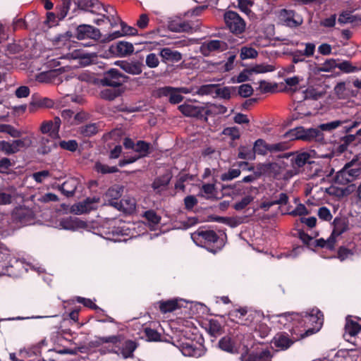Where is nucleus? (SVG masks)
I'll list each match as a JSON object with an SVG mask.
<instances>
[{
    "label": "nucleus",
    "instance_id": "ea45409f",
    "mask_svg": "<svg viewBox=\"0 0 361 361\" xmlns=\"http://www.w3.org/2000/svg\"><path fill=\"white\" fill-rule=\"evenodd\" d=\"M150 144L143 140H139L135 143L134 151L138 152L140 158L149 154Z\"/></svg>",
    "mask_w": 361,
    "mask_h": 361
},
{
    "label": "nucleus",
    "instance_id": "0eeeda50",
    "mask_svg": "<svg viewBox=\"0 0 361 361\" xmlns=\"http://www.w3.org/2000/svg\"><path fill=\"white\" fill-rule=\"evenodd\" d=\"M128 77L116 68H110L103 73L99 79L102 86L119 87L128 80Z\"/></svg>",
    "mask_w": 361,
    "mask_h": 361
},
{
    "label": "nucleus",
    "instance_id": "c03bdc74",
    "mask_svg": "<svg viewBox=\"0 0 361 361\" xmlns=\"http://www.w3.org/2000/svg\"><path fill=\"white\" fill-rule=\"evenodd\" d=\"M143 333L147 341L157 342L161 341V335L155 329L145 327L144 328Z\"/></svg>",
    "mask_w": 361,
    "mask_h": 361
},
{
    "label": "nucleus",
    "instance_id": "052dcab7",
    "mask_svg": "<svg viewBox=\"0 0 361 361\" xmlns=\"http://www.w3.org/2000/svg\"><path fill=\"white\" fill-rule=\"evenodd\" d=\"M49 142V140L48 138L42 137L39 141V147L37 149V152L39 154H47L51 150V147L47 144Z\"/></svg>",
    "mask_w": 361,
    "mask_h": 361
},
{
    "label": "nucleus",
    "instance_id": "4be33fe9",
    "mask_svg": "<svg viewBox=\"0 0 361 361\" xmlns=\"http://www.w3.org/2000/svg\"><path fill=\"white\" fill-rule=\"evenodd\" d=\"M127 73L139 75L142 72L144 64L140 61H118L116 63Z\"/></svg>",
    "mask_w": 361,
    "mask_h": 361
},
{
    "label": "nucleus",
    "instance_id": "393cba45",
    "mask_svg": "<svg viewBox=\"0 0 361 361\" xmlns=\"http://www.w3.org/2000/svg\"><path fill=\"white\" fill-rule=\"evenodd\" d=\"M172 176L170 173H164L160 176L157 177L152 184V188L157 193H160L161 192L165 190L169 185Z\"/></svg>",
    "mask_w": 361,
    "mask_h": 361
},
{
    "label": "nucleus",
    "instance_id": "c756f323",
    "mask_svg": "<svg viewBox=\"0 0 361 361\" xmlns=\"http://www.w3.org/2000/svg\"><path fill=\"white\" fill-rule=\"evenodd\" d=\"M206 329L209 334L216 338L224 333V328L221 324L216 319H210L208 322Z\"/></svg>",
    "mask_w": 361,
    "mask_h": 361
},
{
    "label": "nucleus",
    "instance_id": "9b49d317",
    "mask_svg": "<svg viewBox=\"0 0 361 361\" xmlns=\"http://www.w3.org/2000/svg\"><path fill=\"white\" fill-rule=\"evenodd\" d=\"M228 48L227 42L219 39H211L204 42L200 46V52L204 56H209L212 52H222Z\"/></svg>",
    "mask_w": 361,
    "mask_h": 361
},
{
    "label": "nucleus",
    "instance_id": "864d4df0",
    "mask_svg": "<svg viewBox=\"0 0 361 361\" xmlns=\"http://www.w3.org/2000/svg\"><path fill=\"white\" fill-rule=\"evenodd\" d=\"M289 148L290 144L288 142H280L278 143L269 144L270 153L283 152Z\"/></svg>",
    "mask_w": 361,
    "mask_h": 361
},
{
    "label": "nucleus",
    "instance_id": "6ab92c4d",
    "mask_svg": "<svg viewBox=\"0 0 361 361\" xmlns=\"http://www.w3.org/2000/svg\"><path fill=\"white\" fill-rule=\"evenodd\" d=\"M109 51L118 56H126L134 51V47L130 42L119 41L114 44H111Z\"/></svg>",
    "mask_w": 361,
    "mask_h": 361
},
{
    "label": "nucleus",
    "instance_id": "f8f14e48",
    "mask_svg": "<svg viewBox=\"0 0 361 361\" xmlns=\"http://www.w3.org/2000/svg\"><path fill=\"white\" fill-rule=\"evenodd\" d=\"M155 96L158 98L168 97L169 102L172 104L180 103L184 97L178 92V88L171 86L159 87L156 90Z\"/></svg>",
    "mask_w": 361,
    "mask_h": 361
},
{
    "label": "nucleus",
    "instance_id": "4d7b16f0",
    "mask_svg": "<svg viewBox=\"0 0 361 361\" xmlns=\"http://www.w3.org/2000/svg\"><path fill=\"white\" fill-rule=\"evenodd\" d=\"M240 175V169H230L228 172L221 174V180L222 181L231 180Z\"/></svg>",
    "mask_w": 361,
    "mask_h": 361
},
{
    "label": "nucleus",
    "instance_id": "f704fd0d",
    "mask_svg": "<svg viewBox=\"0 0 361 361\" xmlns=\"http://www.w3.org/2000/svg\"><path fill=\"white\" fill-rule=\"evenodd\" d=\"M122 195V190L118 186L110 188L105 194L106 200L108 204L111 206L114 202H118V200Z\"/></svg>",
    "mask_w": 361,
    "mask_h": 361
},
{
    "label": "nucleus",
    "instance_id": "58836bf2",
    "mask_svg": "<svg viewBox=\"0 0 361 361\" xmlns=\"http://www.w3.org/2000/svg\"><path fill=\"white\" fill-rule=\"evenodd\" d=\"M336 240L334 238V236L330 235L329 238L326 240L324 238H319L312 242L313 247H326L328 250H332L334 249Z\"/></svg>",
    "mask_w": 361,
    "mask_h": 361
},
{
    "label": "nucleus",
    "instance_id": "9d476101",
    "mask_svg": "<svg viewBox=\"0 0 361 361\" xmlns=\"http://www.w3.org/2000/svg\"><path fill=\"white\" fill-rule=\"evenodd\" d=\"M279 16L283 25L289 27H298L303 23L302 17L293 10L283 8Z\"/></svg>",
    "mask_w": 361,
    "mask_h": 361
},
{
    "label": "nucleus",
    "instance_id": "680f3d73",
    "mask_svg": "<svg viewBox=\"0 0 361 361\" xmlns=\"http://www.w3.org/2000/svg\"><path fill=\"white\" fill-rule=\"evenodd\" d=\"M144 217L154 225L158 224L161 221V217L154 210H148L145 212Z\"/></svg>",
    "mask_w": 361,
    "mask_h": 361
},
{
    "label": "nucleus",
    "instance_id": "cd10ccee",
    "mask_svg": "<svg viewBox=\"0 0 361 361\" xmlns=\"http://www.w3.org/2000/svg\"><path fill=\"white\" fill-rule=\"evenodd\" d=\"M361 144V140H357L354 135L349 134L341 138L340 144L337 147V151L343 153L348 149L350 145L357 146Z\"/></svg>",
    "mask_w": 361,
    "mask_h": 361
},
{
    "label": "nucleus",
    "instance_id": "423d86ee",
    "mask_svg": "<svg viewBox=\"0 0 361 361\" xmlns=\"http://www.w3.org/2000/svg\"><path fill=\"white\" fill-rule=\"evenodd\" d=\"M224 20L226 27L231 33L240 35L245 32L246 23L237 12L226 11L224 14Z\"/></svg>",
    "mask_w": 361,
    "mask_h": 361
},
{
    "label": "nucleus",
    "instance_id": "e2e57ef3",
    "mask_svg": "<svg viewBox=\"0 0 361 361\" xmlns=\"http://www.w3.org/2000/svg\"><path fill=\"white\" fill-rule=\"evenodd\" d=\"M54 130V127L52 126V123H51V121H44V122H42V123L41 124V126H40V131L43 134H47V133H49V136L52 138V139H59L60 137H55L53 135H52V132Z\"/></svg>",
    "mask_w": 361,
    "mask_h": 361
},
{
    "label": "nucleus",
    "instance_id": "f3484780",
    "mask_svg": "<svg viewBox=\"0 0 361 361\" xmlns=\"http://www.w3.org/2000/svg\"><path fill=\"white\" fill-rule=\"evenodd\" d=\"M99 202V197H87L73 206V211L77 214L88 213L91 210L96 209L97 203Z\"/></svg>",
    "mask_w": 361,
    "mask_h": 361
},
{
    "label": "nucleus",
    "instance_id": "6e6d98bb",
    "mask_svg": "<svg viewBox=\"0 0 361 361\" xmlns=\"http://www.w3.org/2000/svg\"><path fill=\"white\" fill-rule=\"evenodd\" d=\"M274 70L275 67L269 64H259L250 68V71L255 73H264L274 71Z\"/></svg>",
    "mask_w": 361,
    "mask_h": 361
},
{
    "label": "nucleus",
    "instance_id": "4c0bfd02",
    "mask_svg": "<svg viewBox=\"0 0 361 361\" xmlns=\"http://www.w3.org/2000/svg\"><path fill=\"white\" fill-rule=\"evenodd\" d=\"M94 170L101 174L114 173L119 171L117 166H109L106 164H104L100 161H96L94 166Z\"/></svg>",
    "mask_w": 361,
    "mask_h": 361
},
{
    "label": "nucleus",
    "instance_id": "1a4fd4ad",
    "mask_svg": "<svg viewBox=\"0 0 361 361\" xmlns=\"http://www.w3.org/2000/svg\"><path fill=\"white\" fill-rule=\"evenodd\" d=\"M178 109L187 117H193L198 119L207 120V115L209 111L205 109L204 106H198L189 104L179 105Z\"/></svg>",
    "mask_w": 361,
    "mask_h": 361
},
{
    "label": "nucleus",
    "instance_id": "79ce46f5",
    "mask_svg": "<svg viewBox=\"0 0 361 361\" xmlns=\"http://www.w3.org/2000/svg\"><path fill=\"white\" fill-rule=\"evenodd\" d=\"M238 157L242 159L252 160L255 158V154L253 147L248 146H240Z\"/></svg>",
    "mask_w": 361,
    "mask_h": 361
},
{
    "label": "nucleus",
    "instance_id": "7ed1b4c3",
    "mask_svg": "<svg viewBox=\"0 0 361 361\" xmlns=\"http://www.w3.org/2000/svg\"><path fill=\"white\" fill-rule=\"evenodd\" d=\"M191 238L197 245L206 248L213 254L220 251L224 246L223 239L220 238L214 231L203 227L192 233Z\"/></svg>",
    "mask_w": 361,
    "mask_h": 361
},
{
    "label": "nucleus",
    "instance_id": "dca6fc26",
    "mask_svg": "<svg viewBox=\"0 0 361 361\" xmlns=\"http://www.w3.org/2000/svg\"><path fill=\"white\" fill-rule=\"evenodd\" d=\"M159 56L161 61L166 64L178 63L183 59V55L180 51L173 50L170 47L159 49Z\"/></svg>",
    "mask_w": 361,
    "mask_h": 361
},
{
    "label": "nucleus",
    "instance_id": "a19ab883",
    "mask_svg": "<svg viewBox=\"0 0 361 361\" xmlns=\"http://www.w3.org/2000/svg\"><path fill=\"white\" fill-rule=\"evenodd\" d=\"M122 92L120 89H105L101 91L100 97L103 99L112 101L121 96Z\"/></svg>",
    "mask_w": 361,
    "mask_h": 361
},
{
    "label": "nucleus",
    "instance_id": "7c9ffc66",
    "mask_svg": "<svg viewBox=\"0 0 361 361\" xmlns=\"http://www.w3.org/2000/svg\"><path fill=\"white\" fill-rule=\"evenodd\" d=\"M273 343L275 347L285 350L292 345L293 341L288 336L280 334L274 338Z\"/></svg>",
    "mask_w": 361,
    "mask_h": 361
},
{
    "label": "nucleus",
    "instance_id": "e433bc0d",
    "mask_svg": "<svg viewBox=\"0 0 361 361\" xmlns=\"http://www.w3.org/2000/svg\"><path fill=\"white\" fill-rule=\"evenodd\" d=\"M253 149L255 154L264 156L269 152V144L267 143L264 140L259 138L254 142Z\"/></svg>",
    "mask_w": 361,
    "mask_h": 361
},
{
    "label": "nucleus",
    "instance_id": "f03ea898",
    "mask_svg": "<svg viewBox=\"0 0 361 361\" xmlns=\"http://www.w3.org/2000/svg\"><path fill=\"white\" fill-rule=\"evenodd\" d=\"M283 318L286 322L293 323V326L296 328L307 327L306 335H310L317 332L324 322V314L317 308L312 309L310 312L297 313L288 312L277 315Z\"/></svg>",
    "mask_w": 361,
    "mask_h": 361
},
{
    "label": "nucleus",
    "instance_id": "aec40b11",
    "mask_svg": "<svg viewBox=\"0 0 361 361\" xmlns=\"http://www.w3.org/2000/svg\"><path fill=\"white\" fill-rule=\"evenodd\" d=\"M74 2L82 10L92 13L100 14L102 4L98 0H74Z\"/></svg>",
    "mask_w": 361,
    "mask_h": 361
},
{
    "label": "nucleus",
    "instance_id": "13d9d810",
    "mask_svg": "<svg viewBox=\"0 0 361 361\" xmlns=\"http://www.w3.org/2000/svg\"><path fill=\"white\" fill-rule=\"evenodd\" d=\"M257 361H271L272 355L269 349L255 351Z\"/></svg>",
    "mask_w": 361,
    "mask_h": 361
},
{
    "label": "nucleus",
    "instance_id": "39448f33",
    "mask_svg": "<svg viewBox=\"0 0 361 361\" xmlns=\"http://www.w3.org/2000/svg\"><path fill=\"white\" fill-rule=\"evenodd\" d=\"M361 176V166L355 165L354 161L345 164L343 168L337 172L334 181L339 185H346L354 181Z\"/></svg>",
    "mask_w": 361,
    "mask_h": 361
},
{
    "label": "nucleus",
    "instance_id": "8fccbe9b",
    "mask_svg": "<svg viewBox=\"0 0 361 361\" xmlns=\"http://www.w3.org/2000/svg\"><path fill=\"white\" fill-rule=\"evenodd\" d=\"M257 56L258 52L252 47H243L240 49V56L242 60L255 59Z\"/></svg>",
    "mask_w": 361,
    "mask_h": 361
},
{
    "label": "nucleus",
    "instance_id": "ddd939ff",
    "mask_svg": "<svg viewBox=\"0 0 361 361\" xmlns=\"http://www.w3.org/2000/svg\"><path fill=\"white\" fill-rule=\"evenodd\" d=\"M12 218L16 223L25 226L32 223L35 214L32 210L27 207H16L12 213Z\"/></svg>",
    "mask_w": 361,
    "mask_h": 361
},
{
    "label": "nucleus",
    "instance_id": "2f4dec72",
    "mask_svg": "<svg viewBox=\"0 0 361 361\" xmlns=\"http://www.w3.org/2000/svg\"><path fill=\"white\" fill-rule=\"evenodd\" d=\"M71 0H61L56 6V14L59 20H63L68 14Z\"/></svg>",
    "mask_w": 361,
    "mask_h": 361
},
{
    "label": "nucleus",
    "instance_id": "a18cd8bd",
    "mask_svg": "<svg viewBox=\"0 0 361 361\" xmlns=\"http://www.w3.org/2000/svg\"><path fill=\"white\" fill-rule=\"evenodd\" d=\"M345 329L350 336H355L361 331V325L357 322L350 320L347 321Z\"/></svg>",
    "mask_w": 361,
    "mask_h": 361
},
{
    "label": "nucleus",
    "instance_id": "a211bd4d",
    "mask_svg": "<svg viewBox=\"0 0 361 361\" xmlns=\"http://www.w3.org/2000/svg\"><path fill=\"white\" fill-rule=\"evenodd\" d=\"M179 348L185 356L198 357L203 353L202 348L200 345L197 346L192 341L182 342Z\"/></svg>",
    "mask_w": 361,
    "mask_h": 361
},
{
    "label": "nucleus",
    "instance_id": "6e6552de",
    "mask_svg": "<svg viewBox=\"0 0 361 361\" xmlns=\"http://www.w3.org/2000/svg\"><path fill=\"white\" fill-rule=\"evenodd\" d=\"M14 264H22V262L11 257L9 249L0 242V271L3 274H13L11 269Z\"/></svg>",
    "mask_w": 361,
    "mask_h": 361
},
{
    "label": "nucleus",
    "instance_id": "412c9836",
    "mask_svg": "<svg viewBox=\"0 0 361 361\" xmlns=\"http://www.w3.org/2000/svg\"><path fill=\"white\" fill-rule=\"evenodd\" d=\"M111 206L124 213L132 214L136 208V202L134 198L126 197L119 202H114Z\"/></svg>",
    "mask_w": 361,
    "mask_h": 361
},
{
    "label": "nucleus",
    "instance_id": "49530a36",
    "mask_svg": "<svg viewBox=\"0 0 361 361\" xmlns=\"http://www.w3.org/2000/svg\"><path fill=\"white\" fill-rule=\"evenodd\" d=\"M357 20L356 16L351 15V11H343L338 16V23L343 25L347 23H353Z\"/></svg>",
    "mask_w": 361,
    "mask_h": 361
},
{
    "label": "nucleus",
    "instance_id": "bf43d9fd",
    "mask_svg": "<svg viewBox=\"0 0 361 361\" xmlns=\"http://www.w3.org/2000/svg\"><path fill=\"white\" fill-rule=\"evenodd\" d=\"M253 200V197L250 195L245 196L241 199L240 201L237 202L234 204L233 208L236 211H240L245 209L248 204H250Z\"/></svg>",
    "mask_w": 361,
    "mask_h": 361
},
{
    "label": "nucleus",
    "instance_id": "774afa93",
    "mask_svg": "<svg viewBox=\"0 0 361 361\" xmlns=\"http://www.w3.org/2000/svg\"><path fill=\"white\" fill-rule=\"evenodd\" d=\"M337 68L344 73H353L357 70V67L353 66L350 62L344 61L340 63H338Z\"/></svg>",
    "mask_w": 361,
    "mask_h": 361
},
{
    "label": "nucleus",
    "instance_id": "603ef678",
    "mask_svg": "<svg viewBox=\"0 0 361 361\" xmlns=\"http://www.w3.org/2000/svg\"><path fill=\"white\" fill-rule=\"evenodd\" d=\"M337 60L334 59H326L324 63L318 68L319 72H329L334 68H337Z\"/></svg>",
    "mask_w": 361,
    "mask_h": 361
},
{
    "label": "nucleus",
    "instance_id": "bb28decb",
    "mask_svg": "<svg viewBox=\"0 0 361 361\" xmlns=\"http://www.w3.org/2000/svg\"><path fill=\"white\" fill-rule=\"evenodd\" d=\"M310 154L307 152L292 154L290 159L291 164L294 169H299L305 166L306 164H311Z\"/></svg>",
    "mask_w": 361,
    "mask_h": 361
},
{
    "label": "nucleus",
    "instance_id": "c85d7f7f",
    "mask_svg": "<svg viewBox=\"0 0 361 361\" xmlns=\"http://www.w3.org/2000/svg\"><path fill=\"white\" fill-rule=\"evenodd\" d=\"M121 30L115 31L110 33L109 35V39L113 40L124 35H137V30L131 26H128L126 23L121 22Z\"/></svg>",
    "mask_w": 361,
    "mask_h": 361
},
{
    "label": "nucleus",
    "instance_id": "5fc2aeb1",
    "mask_svg": "<svg viewBox=\"0 0 361 361\" xmlns=\"http://www.w3.org/2000/svg\"><path fill=\"white\" fill-rule=\"evenodd\" d=\"M343 121H333L331 122L326 123H322L318 127L317 129H319L321 132L322 131H329L331 132V130L336 129L338 126H340L342 124Z\"/></svg>",
    "mask_w": 361,
    "mask_h": 361
},
{
    "label": "nucleus",
    "instance_id": "37998d69",
    "mask_svg": "<svg viewBox=\"0 0 361 361\" xmlns=\"http://www.w3.org/2000/svg\"><path fill=\"white\" fill-rule=\"evenodd\" d=\"M54 145L55 147L59 146L61 149L71 152H75L78 148V143L75 140H61L58 145L55 143Z\"/></svg>",
    "mask_w": 361,
    "mask_h": 361
},
{
    "label": "nucleus",
    "instance_id": "c9c22d12",
    "mask_svg": "<svg viewBox=\"0 0 361 361\" xmlns=\"http://www.w3.org/2000/svg\"><path fill=\"white\" fill-rule=\"evenodd\" d=\"M99 130V124L96 123H88L80 128V133L84 137H92Z\"/></svg>",
    "mask_w": 361,
    "mask_h": 361
},
{
    "label": "nucleus",
    "instance_id": "72a5a7b5",
    "mask_svg": "<svg viewBox=\"0 0 361 361\" xmlns=\"http://www.w3.org/2000/svg\"><path fill=\"white\" fill-rule=\"evenodd\" d=\"M62 226L65 229H74L75 228H83L86 224L83 221L80 220L77 217H70L69 219H63L61 222Z\"/></svg>",
    "mask_w": 361,
    "mask_h": 361
},
{
    "label": "nucleus",
    "instance_id": "338daca9",
    "mask_svg": "<svg viewBox=\"0 0 361 361\" xmlns=\"http://www.w3.org/2000/svg\"><path fill=\"white\" fill-rule=\"evenodd\" d=\"M237 7L243 13L249 14L251 13L250 7L253 5V2L250 0H237Z\"/></svg>",
    "mask_w": 361,
    "mask_h": 361
},
{
    "label": "nucleus",
    "instance_id": "473e14b6",
    "mask_svg": "<svg viewBox=\"0 0 361 361\" xmlns=\"http://www.w3.org/2000/svg\"><path fill=\"white\" fill-rule=\"evenodd\" d=\"M219 347L228 353H233L236 350L235 341L228 336H224L220 339Z\"/></svg>",
    "mask_w": 361,
    "mask_h": 361
},
{
    "label": "nucleus",
    "instance_id": "20e7f679",
    "mask_svg": "<svg viewBox=\"0 0 361 361\" xmlns=\"http://www.w3.org/2000/svg\"><path fill=\"white\" fill-rule=\"evenodd\" d=\"M283 137L289 140H301L306 142L314 141L319 143H325L324 133L317 128L296 127L287 131Z\"/></svg>",
    "mask_w": 361,
    "mask_h": 361
},
{
    "label": "nucleus",
    "instance_id": "2eb2a0df",
    "mask_svg": "<svg viewBox=\"0 0 361 361\" xmlns=\"http://www.w3.org/2000/svg\"><path fill=\"white\" fill-rule=\"evenodd\" d=\"M75 35L78 39L87 38L99 39L101 37V33L99 29L90 25L82 24L77 27Z\"/></svg>",
    "mask_w": 361,
    "mask_h": 361
},
{
    "label": "nucleus",
    "instance_id": "a878e982",
    "mask_svg": "<svg viewBox=\"0 0 361 361\" xmlns=\"http://www.w3.org/2000/svg\"><path fill=\"white\" fill-rule=\"evenodd\" d=\"M169 28L175 32H192V27L188 21L174 20L169 23Z\"/></svg>",
    "mask_w": 361,
    "mask_h": 361
},
{
    "label": "nucleus",
    "instance_id": "f257e3e1",
    "mask_svg": "<svg viewBox=\"0 0 361 361\" xmlns=\"http://www.w3.org/2000/svg\"><path fill=\"white\" fill-rule=\"evenodd\" d=\"M96 346H100L101 354H116L121 355L124 359L133 357V353L137 348V343L135 341L124 340L122 335H112L109 336H97L94 341Z\"/></svg>",
    "mask_w": 361,
    "mask_h": 361
},
{
    "label": "nucleus",
    "instance_id": "4468645a",
    "mask_svg": "<svg viewBox=\"0 0 361 361\" xmlns=\"http://www.w3.org/2000/svg\"><path fill=\"white\" fill-rule=\"evenodd\" d=\"M184 300L180 298H172L169 300H161L154 303V307L159 309L162 314L172 312L183 307L182 302Z\"/></svg>",
    "mask_w": 361,
    "mask_h": 361
},
{
    "label": "nucleus",
    "instance_id": "3c124183",
    "mask_svg": "<svg viewBox=\"0 0 361 361\" xmlns=\"http://www.w3.org/2000/svg\"><path fill=\"white\" fill-rule=\"evenodd\" d=\"M159 56V54H156L155 53L148 54L145 58L146 66L149 68H157L160 63Z\"/></svg>",
    "mask_w": 361,
    "mask_h": 361
},
{
    "label": "nucleus",
    "instance_id": "69168bd1",
    "mask_svg": "<svg viewBox=\"0 0 361 361\" xmlns=\"http://www.w3.org/2000/svg\"><path fill=\"white\" fill-rule=\"evenodd\" d=\"M321 96L317 90L314 88H307L305 91L302 92V100L305 99H317Z\"/></svg>",
    "mask_w": 361,
    "mask_h": 361
},
{
    "label": "nucleus",
    "instance_id": "0e129e2a",
    "mask_svg": "<svg viewBox=\"0 0 361 361\" xmlns=\"http://www.w3.org/2000/svg\"><path fill=\"white\" fill-rule=\"evenodd\" d=\"M253 93V88L250 84H243L238 87V94L244 98L251 96Z\"/></svg>",
    "mask_w": 361,
    "mask_h": 361
},
{
    "label": "nucleus",
    "instance_id": "b1692460",
    "mask_svg": "<svg viewBox=\"0 0 361 361\" xmlns=\"http://www.w3.org/2000/svg\"><path fill=\"white\" fill-rule=\"evenodd\" d=\"M53 105L54 102L47 97L39 98L37 96L32 95V100L29 104V111L35 112L39 108H50L52 107Z\"/></svg>",
    "mask_w": 361,
    "mask_h": 361
},
{
    "label": "nucleus",
    "instance_id": "de8ad7c7",
    "mask_svg": "<svg viewBox=\"0 0 361 361\" xmlns=\"http://www.w3.org/2000/svg\"><path fill=\"white\" fill-rule=\"evenodd\" d=\"M334 94L339 99H344L348 97V93L345 87V82H339L334 89Z\"/></svg>",
    "mask_w": 361,
    "mask_h": 361
},
{
    "label": "nucleus",
    "instance_id": "09e8293b",
    "mask_svg": "<svg viewBox=\"0 0 361 361\" xmlns=\"http://www.w3.org/2000/svg\"><path fill=\"white\" fill-rule=\"evenodd\" d=\"M220 86L219 84H208L201 85L196 93L199 95H208L213 93L216 94V87Z\"/></svg>",
    "mask_w": 361,
    "mask_h": 361
},
{
    "label": "nucleus",
    "instance_id": "5701e85b",
    "mask_svg": "<svg viewBox=\"0 0 361 361\" xmlns=\"http://www.w3.org/2000/svg\"><path fill=\"white\" fill-rule=\"evenodd\" d=\"M334 229L331 234L336 240V238L348 230V220L345 217H336L333 221Z\"/></svg>",
    "mask_w": 361,
    "mask_h": 361
}]
</instances>
